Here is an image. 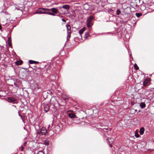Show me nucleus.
Instances as JSON below:
<instances>
[{
  "mask_svg": "<svg viewBox=\"0 0 154 154\" xmlns=\"http://www.w3.org/2000/svg\"><path fill=\"white\" fill-rule=\"evenodd\" d=\"M94 18V17L92 16H90L87 19V26L88 27H91L93 25V23H92V20Z\"/></svg>",
  "mask_w": 154,
  "mask_h": 154,
  "instance_id": "obj_1",
  "label": "nucleus"
},
{
  "mask_svg": "<svg viewBox=\"0 0 154 154\" xmlns=\"http://www.w3.org/2000/svg\"><path fill=\"white\" fill-rule=\"evenodd\" d=\"M44 10L50 11V9L48 8H40L37 10L35 13L36 14H45V13H46L43 12V11Z\"/></svg>",
  "mask_w": 154,
  "mask_h": 154,
  "instance_id": "obj_2",
  "label": "nucleus"
},
{
  "mask_svg": "<svg viewBox=\"0 0 154 154\" xmlns=\"http://www.w3.org/2000/svg\"><path fill=\"white\" fill-rule=\"evenodd\" d=\"M106 141L108 144L109 145L110 147H112V144L114 141V139L112 138L109 137L107 139Z\"/></svg>",
  "mask_w": 154,
  "mask_h": 154,
  "instance_id": "obj_3",
  "label": "nucleus"
},
{
  "mask_svg": "<svg viewBox=\"0 0 154 154\" xmlns=\"http://www.w3.org/2000/svg\"><path fill=\"white\" fill-rule=\"evenodd\" d=\"M66 27L67 28V34H68V37L69 36L70 34H71V26L67 24L66 25Z\"/></svg>",
  "mask_w": 154,
  "mask_h": 154,
  "instance_id": "obj_4",
  "label": "nucleus"
},
{
  "mask_svg": "<svg viewBox=\"0 0 154 154\" xmlns=\"http://www.w3.org/2000/svg\"><path fill=\"white\" fill-rule=\"evenodd\" d=\"M150 84V80L149 79H145L143 82V85L144 86L148 85Z\"/></svg>",
  "mask_w": 154,
  "mask_h": 154,
  "instance_id": "obj_5",
  "label": "nucleus"
},
{
  "mask_svg": "<svg viewBox=\"0 0 154 154\" xmlns=\"http://www.w3.org/2000/svg\"><path fill=\"white\" fill-rule=\"evenodd\" d=\"M47 132L46 128L42 127L41 129V133L42 135H45Z\"/></svg>",
  "mask_w": 154,
  "mask_h": 154,
  "instance_id": "obj_6",
  "label": "nucleus"
},
{
  "mask_svg": "<svg viewBox=\"0 0 154 154\" xmlns=\"http://www.w3.org/2000/svg\"><path fill=\"white\" fill-rule=\"evenodd\" d=\"M50 9V11H51L53 13L56 14L58 12V11L57 9L55 8H52Z\"/></svg>",
  "mask_w": 154,
  "mask_h": 154,
  "instance_id": "obj_7",
  "label": "nucleus"
},
{
  "mask_svg": "<svg viewBox=\"0 0 154 154\" xmlns=\"http://www.w3.org/2000/svg\"><path fill=\"white\" fill-rule=\"evenodd\" d=\"M8 102L10 103H13L16 101V99L14 98L10 97L8 98Z\"/></svg>",
  "mask_w": 154,
  "mask_h": 154,
  "instance_id": "obj_8",
  "label": "nucleus"
},
{
  "mask_svg": "<svg viewBox=\"0 0 154 154\" xmlns=\"http://www.w3.org/2000/svg\"><path fill=\"white\" fill-rule=\"evenodd\" d=\"M70 6L69 5H65L62 6V7H60V8H63L65 9L68 10L69 9Z\"/></svg>",
  "mask_w": 154,
  "mask_h": 154,
  "instance_id": "obj_9",
  "label": "nucleus"
},
{
  "mask_svg": "<svg viewBox=\"0 0 154 154\" xmlns=\"http://www.w3.org/2000/svg\"><path fill=\"white\" fill-rule=\"evenodd\" d=\"M49 106L48 104L45 105L44 107V110L46 112H48L49 111Z\"/></svg>",
  "mask_w": 154,
  "mask_h": 154,
  "instance_id": "obj_10",
  "label": "nucleus"
},
{
  "mask_svg": "<svg viewBox=\"0 0 154 154\" xmlns=\"http://www.w3.org/2000/svg\"><path fill=\"white\" fill-rule=\"evenodd\" d=\"M68 116L71 118H75L76 116L75 114L72 113H69L68 114Z\"/></svg>",
  "mask_w": 154,
  "mask_h": 154,
  "instance_id": "obj_11",
  "label": "nucleus"
},
{
  "mask_svg": "<svg viewBox=\"0 0 154 154\" xmlns=\"http://www.w3.org/2000/svg\"><path fill=\"white\" fill-rule=\"evenodd\" d=\"M85 30V28L84 27L82 29H80L79 31V32L80 34L81 35L83 32H84V31Z\"/></svg>",
  "mask_w": 154,
  "mask_h": 154,
  "instance_id": "obj_12",
  "label": "nucleus"
},
{
  "mask_svg": "<svg viewBox=\"0 0 154 154\" xmlns=\"http://www.w3.org/2000/svg\"><path fill=\"white\" fill-rule=\"evenodd\" d=\"M144 128H141L140 130V135H143L144 132Z\"/></svg>",
  "mask_w": 154,
  "mask_h": 154,
  "instance_id": "obj_13",
  "label": "nucleus"
},
{
  "mask_svg": "<svg viewBox=\"0 0 154 154\" xmlns=\"http://www.w3.org/2000/svg\"><path fill=\"white\" fill-rule=\"evenodd\" d=\"M34 88L36 90L40 89V87L38 86V85L37 84H35L34 85Z\"/></svg>",
  "mask_w": 154,
  "mask_h": 154,
  "instance_id": "obj_14",
  "label": "nucleus"
},
{
  "mask_svg": "<svg viewBox=\"0 0 154 154\" xmlns=\"http://www.w3.org/2000/svg\"><path fill=\"white\" fill-rule=\"evenodd\" d=\"M15 63L16 65H20L23 63V61L22 60L17 61Z\"/></svg>",
  "mask_w": 154,
  "mask_h": 154,
  "instance_id": "obj_15",
  "label": "nucleus"
},
{
  "mask_svg": "<svg viewBox=\"0 0 154 154\" xmlns=\"http://www.w3.org/2000/svg\"><path fill=\"white\" fill-rule=\"evenodd\" d=\"M43 144L45 145H48L49 144V141L48 140H45L43 142Z\"/></svg>",
  "mask_w": 154,
  "mask_h": 154,
  "instance_id": "obj_16",
  "label": "nucleus"
},
{
  "mask_svg": "<svg viewBox=\"0 0 154 154\" xmlns=\"http://www.w3.org/2000/svg\"><path fill=\"white\" fill-rule=\"evenodd\" d=\"M140 106L142 108H143L145 107L146 104L144 103H141L140 104Z\"/></svg>",
  "mask_w": 154,
  "mask_h": 154,
  "instance_id": "obj_17",
  "label": "nucleus"
},
{
  "mask_svg": "<svg viewBox=\"0 0 154 154\" xmlns=\"http://www.w3.org/2000/svg\"><path fill=\"white\" fill-rule=\"evenodd\" d=\"M121 11L120 10L118 9L116 11V14L117 15H119L121 14Z\"/></svg>",
  "mask_w": 154,
  "mask_h": 154,
  "instance_id": "obj_18",
  "label": "nucleus"
},
{
  "mask_svg": "<svg viewBox=\"0 0 154 154\" xmlns=\"http://www.w3.org/2000/svg\"><path fill=\"white\" fill-rule=\"evenodd\" d=\"M131 113L132 114H134L135 113V109H131Z\"/></svg>",
  "mask_w": 154,
  "mask_h": 154,
  "instance_id": "obj_19",
  "label": "nucleus"
},
{
  "mask_svg": "<svg viewBox=\"0 0 154 154\" xmlns=\"http://www.w3.org/2000/svg\"><path fill=\"white\" fill-rule=\"evenodd\" d=\"M136 15L137 17H139L141 16L142 15V14L140 13H136Z\"/></svg>",
  "mask_w": 154,
  "mask_h": 154,
  "instance_id": "obj_20",
  "label": "nucleus"
},
{
  "mask_svg": "<svg viewBox=\"0 0 154 154\" xmlns=\"http://www.w3.org/2000/svg\"><path fill=\"white\" fill-rule=\"evenodd\" d=\"M134 67L135 69L136 70H138L139 69V67L136 64H134Z\"/></svg>",
  "mask_w": 154,
  "mask_h": 154,
  "instance_id": "obj_21",
  "label": "nucleus"
},
{
  "mask_svg": "<svg viewBox=\"0 0 154 154\" xmlns=\"http://www.w3.org/2000/svg\"><path fill=\"white\" fill-rule=\"evenodd\" d=\"M55 14H54L53 13H52L50 12H49V13H48V14H49V15H52V16H56V15Z\"/></svg>",
  "mask_w": 154,
  "mask_h": 154,
  "instance_id": "obj_22",
  "label": "nucleus"
},
{
  "mask_svg": "<svg viewBox=\"0 0 154 154\" xmlns=\"http://www.w3.org/2000/svg\"><path fill=\"white\" fill-rule=\"evenodd\" d=\"M113 11V10L111 9V8H109L108 9V12L110 13H111V12H112V11Z\"/></svg>",
  "mask_w": 154,
  "mask_h": 154,
  "instance_id": "obj_23",
  "label": "nucleus"
},
{
  "mask_svg": "<svg viewBox=\"0 0 154 154\" xmlns=\"http://www.w3.org/2000/svg\"><path fill=\"white\" fill-rule=\"evenodd\" d=\"M89 35V34L88 32H86L85 33V37L86 38H87L88 36Z\"/></svg>",
  "mask_w": 154,
  "mask_h": 154,
  "instance_id": "obj_24",
  "label": "nucleus"
},
{
  "mask_svg": "<svg viewBox=\"0 0 154 154\" xmlns=\"http://www.w3.org/2000/svg\"><path fill=\"white\" fill-rule=\"evenodd\" d=\"M34 61L32 60H29V62L30 64H32L34 63Z\"/></svg>",
  "mask_w": 154,
  "mask_h": 154,
  "instance_id": "obj_25",
  "label": "nucleus"
},
{
  "mask_svg": "<svg viewBox=\"0 0 154 154\" xmlns=\"http://www.w3.org/2000/svg\"><path fill=\"white\" fill-rule=\"evenodd\" d=\"M135 136L136 137L138 138L140 137V135L137 133H135Z\"/></svg>",
  "mask_w": 154,
  "mask_h": 154,
  "instance_id": "obj_26",
  "label": "nucleus"
},
{
  "mask_svg": "<svg viewBox=\"0 0 154 154\" xmlns=\"http://www.w3.org/2000/svg\"><path fill=\"white\" fill-rule=\"evenodd\" d=\"M50 11H45L44 10L43 11L44 12L46 13H45V14H48V13H49V12Z\"/></svg>",
  "mask_w": 154,
  "mask_h": 154,
  "instance_id": "obj_27",
  "label": "nucleus"
},
{
  "mask_svg": "<svg viewBox=\"0 0 154 154\" xmlns=\"http://www.w3.org/2000/svg\"><path fill=\"white\" fill-rule=\"evenodd\" d=\"M37 154H44V153L42 151H39Z\"/></svg>",
  "mask_w": 154,
  "mask_h": 154,
  "instance_id": "obj_28",
  "label": "nucleus"
},
{
  "mask_svg": "<svg viewBox=\"0 0 154 154\" xmlns=\"http://www.w3.org/2000/svg\"><path fill=\"white\" fill-rule=\"evenodd\" d=\"M14 85L17 87H19L18 85L17 84L15 83V82L14 83Z\"/></svg>",
  "mask_w": 154,
  "mask_h": 154,
  "instance_id": "obj_29",
  "label": "nucleus"
},
{
  "mask_svg": "<svg viewBox=\"0 0 154 154\" xmlns=\"http://www.w3.org/2000/svg\"><path fill=\"white\" fill-rule=\"evenodd\" d=\"M70 34H70L69 36H68V34H67V40H69V39L70 38Z\"/></svg>",
  "mask_w": 154,
  "mask_h": 154,
  "instance_id": "obj_30",
  "label": "nucleus"
},
{
  "mask_svg": "<svg viewBox=\"0 0 154 154\" xmlns=\"http://www.w3.org/2000/svg\"><path fill=\"white\" fill-rule=\"evenodd\" d=\"M8 44L10 46H11V42H8Z\"/></svg>",
  "mask_w": 154,
  "mask_h": 154,
  "instance_id": "obj_31",
  "label": "nucleus"
},
{
  "mask_svg": "<svg viewBox=\"0 0 154 154\" xmlns=\"http://www.w3.org/2000/svg\"><path fill=\"white\" fill-rule=\"evenodd\" d=\"M39 63L37 61H34V64H37V63Z\"/></svg>",
  "mask_w": 154,
  "mask_h": 154,
  "instance_id": "obj_32",
  "label": "nucleus"
},
{
  "mask_svg": "<svg viewBox=\"0 0 154 154\" xmlns=\"http://www.w3.org/2000/svg\"><path fill=\"white\" fill-rule=\"evenodd\" d=\"M8 42H10L11 38L10 37L8 38Z\"/></svg>",
  "mask_w": 154,
  "mask_h": 154,
  "instance_id": "obj_33",
  "label": "nucleus"
},
{
  "mask_svg": "<svg viewBox=\"0 0 154 154\" xmlns=\"http://www.w3.org/2000/svg\"><path fill=\"white\" fill-rule=\"evenodd\" d=\"M37 133L38 134L40 133H41V131H37Z\"/></svg>",
  "mask_w": 154,
  "mask_h": 154,
  "instance_id": "obj_34",
  "label": "nucleus"
},
{
  "mask_svg": "<svg viewBox=\"0 0 154 154\" xmlns=\"http://www.w3.org/2000/svg\"><path fill=\"white\" fill-rule=\"evenodd\" d=\"M62 21L64 22H66V21L63 19H62Z\"/></svg>",
  "mask_w": 154,
  "mask_h": 154,
  "instance_id": "obj_35",
  "label": "nucleus"
},
{
  "mask_svg": "<svg viewBox=\"0 0 154 154\" xmlns=\"http://www.w3.org/2000/svg\"><path fill=\"white\" fill-rule=\"evenodd\" d=\"M50 125H49L48 126V128L49 129L50 128Z\"/></svg>",
  "mask_w": 154,
  "mask_h": 154,
  "instance_id": "obj_36",
  "label": "nucleus"
},
{
  "mask_svg": "<svg viewBox=\"0 0 154 154\" xmlns=\"http://www.w3.org/2000/svg\"><path fill=\"white\" fill-rule=\"evenodd\" d=\"M26 144V142H24V145H25Z\"/></svg>",
  "mask_w": 154,
  "mask_h": 154,
  "instance_id": "obj_37",
  "label": "nucleus"
},
{
  "mask_svg": "<svg viewBox=\"0 0 154 154\" xmlns=\"http://www.w3.org/2000/svg\"><path fill=\"white\" fill-rule=\"evenodd\" d=\"M21 148H22V150L23 151V146H22L21 147Z\"/></svg>",
  "mask_w": 154,
  "mask_h": 154,
  "instance_id": "obj_38",
  "label": "nucleus"
},
{
  "mask_svg": "<svg viewBox=\"0 0 154 154\" xmlns=\"http://www.w3.org/2000/svg\"><path fill=\"white\" fill-rule=\"evenodd\" d=\"M2 29V26L1 25H0V30H1Z\"/></svg>",
  "mask_w": 154,
  "mask_h": 154,
  "instance_id": "obj_39",
  "label": "nucleus"
},
{
  "mask_svg": "<svg viewBox=\"0 0 154 154\" xmlns=\"http://www.w3.org/2000/svg\"><path fill=\"white\" fill-rule=\"evenodd\" d=\"M137 111V110H136V109H135V113Z\"/></svg>",
  "mask_w": 154,
  "mask_h": 154,
  "instance_id": "obj_40",
  "label": "nucleus"
},
{
  "mask_svg": "<svg viewBox=\"0 0 154 154\" xmlns=\"http://www.w3.org/2000/svg\"><path fill=\"white\" fill-rule=\"evenodd\" d=\"M87 5L85 4V6Z\"/></svg>",
  "mask_w": 154,
  "mask_h": 154,
  "instance_id": "obj_41",
  "label": "nucleus"
}]
</instances>
